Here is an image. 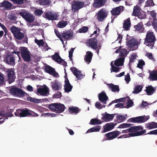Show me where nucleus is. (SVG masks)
Here are the masks:
<instances>
[{
  "label": "nucleus",
  "instance_id": "4d7b16f0",
  "mask_svg": "<svg viewBox=\"0 0 157 157\" xmlns=\"http://www.w3.org/2000/svg\"><path fill=\"white\" fill-rule=\"evenodd\" d=\"M146 132V130L144 129L141 130L140 131L136 132H135V134L136 136H137L141 135L145 133Z\"/></svg>",
  "mask_w": 157,
  "mask_h": 157
},
{
  "label": "nucleus",
  "instance_id": "7c9ffc66",
  "mask_svg": "<svg viewBox=\"0 0 157 157\" xmlns=\"http://www.w3.org/2000/svg\"><path fill=\"white\" fill-rule=\"evenodd\" d=\"M115 115V114H109L106 112L105 114L103 116V117L106 121H108L113 120Z\"/></svg>",
  "mask_w": 157,
  "mask_h": 157
},
{
  "label": "nucleus",
  "instance_id": "338daca9",
  "mask_svg": "<svg viewBox=\"0 0 157 157\" xmlns=\"http://www.w3.org/2000/svg\"><path fill=\"white\" fill-rule=\"evenodd\" d=\"M127 103V107H124V108H129L132 106L133 104V102L132 100H129L128 101Z\"/></svg>",
  "mask_w": 157,
  "mask_h": 157
},
{
  "label": "nucleus",
  "instance_id": "4be33fe9",
  "mask_svg": "<svg viewBox=\"0 0 157 157\" xmlns=\"http://www.w3.org/2000/svg\"><path fill=\"white\" fill-rule=\"evenodd\" d=\"M106 2V0H94L92 5L94 8H99L103 6Z\"/></svg>",
  "mask_w": 157,
  "mask_h": 157
},
{
  "label": "nucleus",
  "instance_id": "393cba45",
  "mask_svg": "<svg viewBox=\"0 0 157 157\" xmlns=\"http://www.w3.org/2000/svg\"><path fill=\"white\" fill-rule=\"evenodd\" d=\"M115 125L113 123L106 124L103 126L104 130L102 132H105L112 130L114 127Z\"/></svg>",
  "mask_w": 157,
  "mask_h": 157
},
{
  "label": "nucleus",
  "instance_id": "864d4df0",
  "mask_svg": "<svg viewBox=\"0 0 157 157\" xmlns=\"http://www.w3.org/2000/svg\"><path fill=\"white\" fill-rule=\"evenodd\" d=\"M124 99L125 98H121L120 99H116L114 101H112L110 103H109V104L108 105V106H110L112 104L115 103H117L118 102L123 101Z\"/></svg>",
  "mask_w": 157,
  "mask_h": 157
},
{
  "label": "nucleus",
  "instance_id": "09e8293b",
  "mask_svg": "<svg viewBox=\"0 0 157 157\" xmlns=\"http://www.w3.org/2000/svg\"><path fill=\"white\" fill-rule=\"evenodd\" d=\"M156 13L155 11L154 10H152L150 11V15L151 16L153 21H157V19L156 18Z\"/></svg>",
  "mask_w": 157,
  "mask_h": 157
},
{
  "label": "nucleus",
  "instance_id": "6ab92c4d",
  "mask_svg": "<svg viewBox=\"0 0 157 157\" xmlns=\"http://www.w3.org/2000/svg\"><path fill=\"white\" fill-rule=\"evenodd\" d=\"M124 8L123 6H120L113 9L111 11V13L113 15H120L121 12L124 10Z\"/></svg>",
  "mask_w": 157,
  "mask_h": 157
},
{
  "label": "nucleus",
  "instance_id": "20e7f679",
  "mask_svg": "<svg viewBox=\"0 0 157 157\" xmlns=\"http://www.w3.org/2000/svg\"><path fill=\"white\" fill-rule=\"evenodd\" d=\"M21 55L23 59L25 61L29 62L31 60V53L27 48L22 47L19 48Z\"/></svg>",
  "mask_w": 157,
  "mask_h": 157
},
{
  "label": "nucleus",
  "instance_id": "8fccbe9b",
  "mask_svg": "<svg viewBox=\"0 0 157 157\" xmlns=\"http://www.w3.org/2000/svg\"><path fill=\"white\" fill-rule=\"evenodd\" d=\"M155 5L153 0H147L146 2V4L145 7H149L151 6H153Z\"/></svg>",
  "mask_w": 157,
  "mask_h": 157
},
{
  "label": "nucleus",
  "instance_id": "bf43d9fd",
  "mask_svg": "<svg viewBox=\"0 0 157 157\" xmlns=\"http://www.w3.org/2000/svg\"><path fill=\"white\" fill-rule=\"evenodd\" d=\"M95 106L96 108L99 109H101L102 108H105V105H102L98 101H97L95 104Z\"/></svg>",
  "mask_w": 157,
  "mask_h": 157
},
{
  "label": "nucleus",
  "instance_id": "c9c22d12",
  "mask_svg": "<svg viewBox=\"0 0 157 157\" xmlns=\"http://www.w3.org/2000/svg\"><path fill=\"white\" fill-rule=\"evenodd\" d=\"M45 71L50 75L55 77L59 76L58 74L55 71V69H44Z\"/></svg>",
  "mask_w": 157,
  "mask_h": 157
},
{
  "label": "nucleus",
  "instance_id": "f03ea898",
  "mask_svg": "<svg viewBox=\"0 0 157 157\" xmlns=\"http://www.w3.org/2000/svg\"><path fill=\"white\" fill-rule=\"evenodd\" d=\"M48 108L52 111L58 113H62L65 109L64 105L57 103L50 104Z\"/></svg>",
  "mask_w": 157,
  "mask_h": 157
},
{
  "label": "nucleus",
  "instance_id": "a19ab883",
  "mask_svg": "<svg viewBox=\"0 0 157 157\" xmlns=\"http://www.w3.org/2000/svg\"><path fill=\"white\" fill-rule=\"evenodd\" d=\"M143 87L140 85H136L134 89L133 93L135 94H137L140 92L142 90Z\"/></svg>",
  "mask_w": 157,
  "mask_h": 157
},
{
  "label": "nucleus",
  "instance_id": "ddd939ff",
  "mask_svg": "<svg viewBox=\"0 0 157 157\" xmlns=\"http://www.w3.org/2000/svg\"><path fill=\"white\" fill-rule=\"evenodd\" d=\"M108 15V12L105 9H102L98 12L97 15V18L99 21L102 22Z\"/></svg>",
  "mask_w": 157,
  "mask_h": 157
},
{
  "label": "nucleus",
  "instance_id": "4c0bfd02",
  "mask_svg": "<svg viewBox=\"0 0 157 157\" xmlns=\"http://www.w3.org/2000/svg\"><path fill=\"white\" fill-rule=\"evenodd\" d=\"M52 87L53 90L56 91L60 90L62 87V86L61 84H58L56 82H55L52 83Z\"/></svg>",
  "mask_w": 157,
  "mask_h": 157
},
{
  "label": "nucleus",
  "instance_id": "39448f33",
  "mask_svg": "<svg viewBox=\"0 0 157 157\" xmlns=\"http://www.w3.org/2000/svg\"><path fill=\"white\" fill-rule=\"evenodd\" d=\"M31 111L27 108L19 109H17L14 113L17 117H25L32 116Z\"/></svg>",
  "mask_w": 157,
  "mask_h": 157
},
{
  "label": "nucleus",
  "instance_id": "bb28decb",
  "mask_svg": "<svg viewBox=\"0 0 157 157\" xmlns=\"http://www.w3.org/2000/svg\"><path fill=\"white\" fill-rule=\"evenodd\" d=\"M145 128L148 129H151L157 128V123L154 122H151L146 124Z\"/></svg>",
  "mask_w": 157,
  "mask_h": 157
},
{
  "label": "nucleus",
  "instance_id": "1a4fd4ad",
  "mask_svg": "<svg viewBox=\"0 0 157 157\" xmlns=\"http://www.w3.org/2000/svg\"><path fill=\"white\" fill-rule=\"evenodd\" d=\"M16 56L13 53L8 54L4 57L3 61L8 64L14 65Z\"/></svg>",
  "mask_w": 157,
  "mask_h": 157
},
{
  "label": "nucleus",
  "instance_id": "2f4dec72",
  "mask_svg": "<svg viewBox=\"0 0 157 157\" xmlns=\"http://www.w3.org/2000/svg\"><path fill=\"white\" fill-rule=\"evenodd\" d=\"M86 55L84 58L85 61L89 63H90L92 59L93 54L90 51H87L86 52Z\"/></svg>",
  "mask_w": 157,
  "mask_h": 157
},
{
  "label": "nucleus",
  "instance_id": "0eeeda50",
  "mask_svg": "<svg viewBox=\"0 0 157 157\" xmlns=\"http://www.w3.org/2000/svg\"><path fill=\"white\" fill-rule=\"evenodd\" d=\"M18 14L29 23H32L35 20V17L32 14L26 12H21L18 13Z\"/></svg>",
  "mask_w": 157,
  "mask_h": 157
},
{
  "label": "nucleus",
  "instance_id": "5fc2aeb1",
  "mask_svg": "<svg viewBox=\"0 0 157 157\" xmlns=\"http://www.w3.org/2000/svg\"><path fill=\"white\" fill-rule=\"evenodd\" d=\"M88 30V28L87 26H83L80 28L78 30L79 33H85Z\"/></svg>",
  "mask_w": 157,
  "mask_h": 157
},
{
  "label": "nucleus",
  "instance_id": "6e6552de",
  "mask_svg": "<svg viewBox=\"0 0 157 157\" xmlns=\"http://www.w3.org/2000/svg\"><path fill=\"white\" fill-rule=\"evenodd\" d=\"M10 93L13 95L21 97L24 96L25 93L21 89L17 87H13L10 90Z\"/></svg>",
  "mask_w": 157,
  "mask_h": 157
},
{
  "label": "nucleus",
  "instance_id": "774afa93",
  "mask_svg": "<svg viewBox=\"0 0 157 157\" xmlns=\"http://www.w3.org/2000/svg\"><path fill=\"white\" fill-rule=\"evenodd\" d=\"M124 80L126 81L127 83H128L130 82V78L129 73H128L127 75H125Z\"/></svg>",
  "mask_w": 157,
  "mask_h": 157
},
{
  "label": "nucleus",
  "instance_id": "cd10ccee",
  "mask_svg": "<svg viewBox=\"0 0 157 157\" xmlns=\"http://www.w3.org/2000/svg\"><path fill=\"white\" fill-rule=\"evenodd\" d=\"M107 85L109 86V89H111L113 92H118L120 90L119 86L118 85H115L112 83L109 84Z\"/></svg>",
  "mask_w": 157,
  "mask_h": 157
},
{
  "label": "nucleus",
  "instance_id": "2eb2a0df",
  "mask_svg": "<svg viewBox=\"0 0 157 157\" xmlns=\"http://www.w3.org/2000/svg\"><path fill=\"white\" fill-rule=\"evenodd\" d=\"M44 15V17L49 20H56L58 17V15L56 13L51 11L46 12Z\"/></svg>",
  "mask_w": 157,
  "mask_h": 157
},
{
  "label": "nucleus",
  "instance_id": "a211bd4d",
  "mask_svg": "<svg viewBox=\"0 0 157 157\" xmlns=\"http://www.w3.org/2000/svg\"><path fill=\"white\" fill-rule=\"evenodd\" d=\"M37 93L41 95L47 96L49 94V90L47 87L42 88H38L37 90Z\"/></svg>",
  "mask_w": 157,
  "mask_h": 157
},
{
  "label": "nucleus",
  "instance_id": "79ce46f5",
  "mask_svg": "<svg viewBox=\"0 0 157 157\" xmlns=\"http://www.w3.org/2000/svg\"><path fill=\"white\" fill-rule=\"evenodd\" d=\"M132 132H136L139 130H142L143 129V127L141 126H137L132 127Z\"/></svg>",
  "mask_w": 157,
  "mask_h": 157
},
{
  "label": "nucleus",
  "instance_id": "49530a36",
  "mask_svg": "<svg viewBox=\"0 0 157 157\" xmlns=\"http://www.w3.org/2000/svg\"><path fill=\"white\" fill-rule=\"evenodd\" d=\"M128 53V52L126 49L125 48L122 49L120 51L119 55L121 56H126Z\"/></svg>",
  "mask_w": 157,
  "mask_h": 157
},
{
  "label": "nucleus",
  "instance_id": "aec40b11",
  "mask_svg": "<svg viewBox=\"0 0 157 157\" xmlns=\"http://www.w3.org/2000/svg\"><path fill=\"white\" fill-rule=\"evenodd\" d=\"M73 33L71 30H65L62 34V37L66 40H69L73 37Z\"/></svg>",
  "mask_w": 157,
  "mask_h": 157
},
{
  "label": "nucleus",
  "instance_id": "423d86ee",
  "mask_svg": "<svg viewBox=\"0 0 157 157\" xmlns=\"http://www.w3.org/2000/svg\"><path fill=\"white\" fill-rule=\"evenodd\" d=\"M149 118V116H142L130 118L127 121V122L134 123H143L147 121Z\"/></svg>",
  "mask_w": 157,
  "mask_h": 157
},
{
  "label": "nucleus",
  "instance_id": "3c124183",
  "mask_svg": "<svg viewBox=\"0 0 157 157\" xmlns=\"http://www.w3.org/2000/svg\"><path fill=\"white\" fill-rule=\"evenodd\" d=\"M11 112H11H7L5 111H3V117H7V118H6V119H7L8 117H12L13 116V114Z\"/></svg>",
  "mask_w": 157,
  "mask_h": 157
},
{
  "label": "nucleus",
  "instance_id": "c85d7f7f",
  "mask_svg": "<svg viewBox=\"0 0 157 157\" xmlns=\"http://www.w3.org/2000/svg\"><path fill=\"white\" fill-rule=\"evenodd\" d=\"M138 41L133 38H132L127 42V46L129 48H132L138 44Z\"/></svg>",
  "mask_w": 157,
  "mask_h": 157
},
{
  "label": "nucleus",
  "instance_id": "5701e85b",
  "mask_svg": "<svg viewBox=\"0 0 157 157\" xmlns=\"http://www.w3.org/2000/svg\"><path fill=\"white\" fill-rule=\"evenodd\" d=\"M74 75L76 76L77 80H81L85 76L80 71L78 70V69H71Z\"/></svg>",
  "mask_w": 157,
  "mask_h": 157
},
{
  "label": "nucleus",
  "instance_id": "473e14b6",
  "mask_svg": "<svg viewBox=\"0 0 157 157\" xmlns=\"http://www.w3.org/2000/svg\"><path fill=\"white\" fill-rule=\"evenodd\" d=\"M155 90V89L151 85L146 87V89L145 90L146 92L147 93V94L149 95H151L153 94Z\"/></svg>",
  "mask_w": 157,
  "mask_h": 157
},
{
  "label": "nucleus",
  "instance_id": "e2e57ef3",
  "mask_svg": "<svg viewBox=\"0 0 157 157\" xmlns=\"http://www.w3.org/2000/svg\"><path fill=\"white\" fill-rule=\"evenodd\" d=\"M34 12L35 15L38 16H41L43 13V11L39 9L36 10Z\"/></svg>",
  "mask_w": 157,
  "mask_h": 157
},
{
  "label": "nucleus",
  "instance_id": "f8f14e48",
  "mask_svg": "<svg viewBox=\"0 0 157 157\" xmlns=\"http://www.w3.org/2000/svg\"><path fill=\"white\" fill-rule=\"evenodd\" d=\"M124 60V58L121 57L115 61H112L110 63L111 69H120L117 67L123 65Z\"/></svg>",
  "mask_w": 157,
  "mask_h": 157
},
{
  "label": "nucleus",
  "instance_id": "37998d69",
  "mask_svg": "<svg viewBox=\"0 0 157 157\" xmlns=\"http://www.w3.org/2000/svg\"><path fill=\"white\" fill-rule=\"evenodd\" d=\"M116 121L118 122H122L126 120V118L122 115H118L116 117Z\"/></svg>",
  "mask_w": 157,
  "mask_h": 157
},
{
  "label": "nucleus",
  "instance_id": "69168bd1",
  "mask_svg": "<svg viewBox=\"0 0 157 157\" xmlns=\"http://www.w3.org/2000/svg\"><path fill=\"white\" fill-rule=\"evenodd\" d=\"M14 4H21L24 3V0H10Z\"/></svg>",
  "mask_w": 157,
  "mask_h": 157
},
{
  "label": "nucleus",
  "instance_id": "f257e3e1",
  "mask_svg": "<svg viewBox=\"0 0 157 157\" xmlns=\"http://www.w3.org/2000/svg\"><path fill=\"white\" fill-rule=\"evenodd\" d=\"M10 30L16 39L19 40L23 39V43H28V38L27 35L21 32L19 29L13 26L10 28Z\"/></svg>",
  "mask_w": 157,
  "mask_h": 157
},
{
  "label": "nucleus",
  "instance_id": "9b49d317",
  "mask_svg": "<svg viewBox=\"0 0 157 157\" xmlns=\"http://www.w3.org/2000/svg\"><path fill=\"white\" fill-rule=\"evenodd\" d=\"M98 35V34H97L94 38L88 40L86 42L87 45L94 50L98 48V42L96 38Z\"/></svg>",
  "mask_w": 157,
  "mask_h": 157
},
{
  "label": "nucleus",
  "instance_id": "603ef678",
  "mask_svg": "<svg viewBox=\"0 0 157 157\" xmlns=\"http://www.w3.org/2000/svg\"><path fill=\"white\" fill-rule=\"evenodd\" d=\"M40 4L42 5H46L50 4L49 0H38Z\"/></svg>",
  "mask_w": 157,
  "mask_h": 157
},
{
  "label": "nucleus",
  "instance_id": "f704fd0d",
  "mask_svg": "<svg viewBox=\"0 0 157 157\" xmlns=\"http://www.w3.org/2000/svg\"><path fill=\"white\" fill-rule=\"evenodd\" d=\"M80 109L76 107H70L68 108V111L71 113H75L77 114L79 112Z\"/></svg>",
  "mask_w": 157,
  "mask_h": 157
},
{
  "label": "nucleus",
  "instance_id": "58836bf2",
  "mask_svg": "<svg viewBox=\"0 0 157 157\" xmlns=\"http://www.w3.org/2000/svg\"><path fill=\"white\" fill-rule=\"evenodd\" d=\"M2 5V7H5L7 10H10L12 6V4L7 1L3 2Z\"/></svg>",
  "mask_w": 157,
  "mask_h": 157
},
{
  "label": "nucleus",
  "instance_id": "f3484780",
  "mask_svg": "<svg viewBox=\"0 0 157 157\" xmlns=\"http://www.w3.org/2000/svg\"><path fill=\"white\" fill-rule=\"evenodd\" d=\"M8 80L10 82H13L14 81L15 77H14L15 73L12 69H7L6 72Z\"/></svg>",
  "mask_w": 157,
  "mask_h": 157
},
{
  "label": "nucleus",
  "instance_id": "de8ad7c7",
  "mask_svg": "<svg viewBox=\"0 0 157 157\" xmlns=\"http://www.w3.org/2000/svg\"><path fill=\"white\" fill-rule=\"evenodd\" d=\"M145 65L144 61L142 59L140 60L137 64V67L140 69H143V67Z\"/></svg>",
  "mask_w": 157,
  "mask_h": 157
},
{
  "label": "nucleus",
  "instance_id": "c756f323",
  "mask_svg": "<svg viewBox=\"0 0 157 157\" xmlns=\"http://www.w3.org/2000/svg\"><path fill=\"white\" fill-rule=\"evenodd\" d=\"M134 28L135 30L138 31L140 33L144 32V28L143 27V25L142 22H140L136 25L134 26Z\"/></svg>",
  "mask_w": 157,
  "mask_h": 157
},
{
  "label": "nucleus",
  "instance_id": "ea45409f",
  "mask_svg": "<svg viewBox=\"0 0 157 157\" xmlns=\"http://www.w3.org/2000/svg\"><path fill=\"white\" fill-rule=\"evenodd\" d=\"M102 123V121L100 120L97 119H92L91 120L89 124L91 125H95L96 124H101Z\"/></svg>",
  "mask_w": 157,
  "mask_h": 157
},
{
  "label": "nucleus",
  "instance_id": "a878e982",
  "mask_svg": "<svg viewBox=\"0 0 157 157\" xmlns=\"http://www.w3.org/2000/svg\"><path fill=\"white\" fill-rule=\"evenodd\" d=\"M131 25L130 19L128 18L124 21V22L123 23V28L125 30H128L131 27Z\"/></svg>",
  "mask_w": 157,
  "mask_h": 157
},
{
  "label": "nucleus",
  "instance_id": "0e129e2a",
  "mask_svg": "<svg viewBox=\"0 0 157 157\" xmlns=\"http://www.w3.org/2000/svg\"><path fill=\"white\" fill-rule=\"evenodd\" d=\"M61 93L60 92H58L53 96V98H61Z\"/></svg>",
  "mask_w": 157,
  "mask_h": 157
},
{
  "label": "nucleus",
  "instance_id": "dca6fc26",
  "mask_svg": "<svg viewBox=\"0 0 157 157\" xmlns=\"http://www.w3.org/2000/svg\"><path fill=\"white\" fill-rule=\"evenodd\" d=\"M121 132L118 131H115L108 133L105 134V136L109 140L113 139L119 135Z\"/></svg>",
  "mask_w": 157,
  "mask_h": 157
},
{
  "label": "nucleus",
  "instance_id": "6e6d98bb",
  "mask_svg": "<svg viewBox=\"0 0 157 157\" xmlns=\"http://www.w3.org/2000/svg\"><path fill=\"white\" fill-rule=\"evenodd\" d=\"M64 90L66 92L68 93L70 92L72 89V86L71 85L64 86Z\"/></svg>",
  "mask_w": 157,
  "mask_h": 157
},
{
  "label": "nucleus",
  "instance_id": "e433bc0d",
  "mask_svg": "<svg viewBox=\"0 0 157 157\" xmlns=\"http://www.w3.org/2000/svg\"><path fill=\"white\" fill-rule=\"evenodd\" d=\"M101 128L100 126H96L92 127L88 129L86 132V133L91 132H98L100 131Z\"/></svg>",
  "mask_w": 157,
  "mask_h": 157
},
{
  "label": "nucleus",
  "instance_id": "052dcab7",
  "mask_svg": "<svg viewBox=\"0 0 157 157\" xmlns=\"http://www.w3.org/2000/svg\"><path fill=\"white\" fill-rule=\"evenodd\" d=\"M8 18L11 21L15 20L17 17L15 14L11 13L8 15Z\"/></svg>",
  "mask_w": 157,
  "mask_h": 157
},
{
  "label": "nucleus",
  "instance_id": "680f3d73",
  "mask_svg": "<svg viewBox=\"0 0 157 157\" xmlns=\"http://www.w3.org/2000/svg\"><path fill=\"white\" fill-rule=\"evenodd\" d=\"M35 42L39 46H43L44 44V42L43 41V40H37V39H36L35 40Z\"/></svg>",
  "mask_w": 157,
  "mask_h": 157
},
{
  "label": "nucleus",
  "instance_id": "13d9d810",
  "mask_svg": "<svg viewBox=\"0 0 157 157\" xmlns=\"http://www.w3.org/2000/svg\"><path fill=\"white\" fill-rule=\"evenodd\" d=\"M131 125V124H128L127 123H123L120 124L118 128H126L127 127H129Z\"/></svg>",
  "mask_w": 157,
  "mask_h": 157
},
{
  "label": "nucleus",
  "instance_id": "4468645a",
  "mask_svg": "<svg viewBox=\"0 0 157 157\" xmlns=\"http://www.w3.org/2000/svg\"><path fill=\"white\" fill-rule=\"evenodd\" d=\"M84 6V2H83L75 1L71 5L72 10L75 12L82 8Z\"/></svg>",
  "mask_w": 157,
  "mask_h": 157
},
{
  "label": "nucleus",
  "instance_id": "72a5a7b5",
  "mask_svg": "<svg viewBox=\"0 0 157 157\" xmlns=\"http://www.w3.org/2000/svg\"><path fill=\"white\" fill-rule=\"evenodd\" d=\"M140 7L137 5H136L134 7L133 12L132 15L135 16H137L140 13Z\"/></svg>",
  "mask_w": 157,
  "mask_h": 157
},
{
  "label": "nucleus",
  "instance_id": "b1692460",
  "mask_svg": "<svg viewBox=\"0 0 157 157\" xmlns=\"http://www.w3.org/2000/svg\"><path fill=\"white\" fill-rule=\"evenodd\" d=\"M148 71L150 72L149 79L152 81L157 80V70L154 69L152 71L149 70Z\"/></svg>",
  "mask_w": 157,
  "mask_h": 157
},
{
  "label": "nucleus",
  "instance_id": "c03bdc74",
  "mask_svg": "<svg viewBox=\"0 0 157 157\" xmlns=\"http://www.w3.org/2000/svg\"><path fill=\"white\" fill-rule=\"evenodd\" d=\"M136 59V55L134 54L132 55L131 56V57L129 58L130 61L128 64V65H129V69H131V67L130 66L131 63H132L134 62Z\"/></svg>",
  "mask_w": 157,
  "mask_h": 157
},
{
  "label": "nucleus",
  "instance_id": "a18cd8bd",
  "mask_svg": "<svg viewBox=\"0 0 157 157\" xmlns=\"http://www.w3.org/2000/svg\"><path fill=\"white\" fill-rule=\"evenodd\" d=\"M67 23L66 21L62 20L58 23V26L59 28H63L67 25Z\"/></svg>",
  "mask_w": 157,
  "mask_h": 157
},
{
  "label": "nucleus",
  "instance_id": "7ed1b4c3",
  "mask_svg": "<svg viewBox=\"0 0 157 157\" xmlns=\"http://www.w3.org/2000/svg\"><path fill=\"white\" fill-rule=\"evenodd\" d=\"M155 40L156 39L153 32L149 31H147V33L144 44L147 46L150 47L151 48H152Z\"/></svg>",
  "mask_w": 157,
  "mask_h": 157
},
{
  "label": "nucleus",
  "instance_id": "412c9836",
  "mask_svg": "<svg viewBox=\"0 0 157 157\" xmlns=\"http://www.w3.org/2000/svg\"><path fill=\"white\" fill-rule=\"evenodd\" d=\"M99 100L104 104H106V101L108 99V98L107 96L105 93L104 91H102L98 94Z\"/></svg>",
  "mask_w": 157,
  "mask_h": 157
},
{
  "label": "nucleus",
  "instance_id": "9d476101",
  "mask_svg": "<svg viewBox=\"0 0 157 157\" xmlns=\"http://www.w3.org/2000/svg\"><path fill=\"white\" fill-rule=\"evenodd\" d=\"M51 57L52 59L58 63L62 65L65 68H66V67L67 66V63L61 58L59 53H55L54 55L51 56Z\"/></svg>",
  "mask_w": 157,
  "mask_h": 157
}]
</instances>
